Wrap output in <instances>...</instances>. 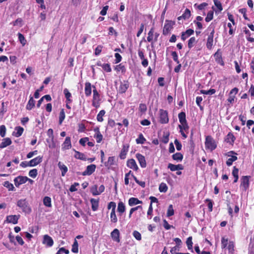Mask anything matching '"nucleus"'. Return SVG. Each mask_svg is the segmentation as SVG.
<instances>
[{"label":"nucleus","instance_id":"obj_1","mask_svg":"<svg viewBox=\"0 0 254 254\" xmlns=\"http://www.w3.org/2000/svg\"><path fill=\"white\" fill-rule=\"evenodd\" d=\"M178 118L180 125H179L180 132L184 139L187 138V133L189 132V126L186 120V115L184 112H182L178 114Z\"/></svg>","mask_w":254,"mask_h":254},{"label":"nucleus","instance_id":"obj_2","mask_svg":"<svg viewBox=\"0 0 254 254\" xmlns=\"http://www.w3.org/2000/svg\"><path fill=\"white\" fill-rule=\"evenodd\" d=\"M17 205L26 214H29L31 212V208L26 199H21L17 202Z\"/></svg>","mask_w":254,"mask_h":254},{"label":"nucleus","instance_id":"obj_3","mask_svg":"<svg viewBox=\"0 0 254 254\" xmlns=\"http://www.w3.org/2000/svg\"><path fill=\"white\" fill-rule=\"evenodd\" d=\"M205 147L206 149H208L211 151L216 148L217 143L211 136L207 135L205 137Z\"/></svg>","mask_w":254,"mask_h":254},{"label":"nucleus","instance_id":"obj_4","mask_svg":"<svg viewBox=\"0 0 254 254\" xmlns=\"http://www.w3.org/2000/svg\"><path fill=\"white\" fill-rule=\"evenodd\" d=\"M158 118L159 122L160 124H168L169 121L168 111L162 109H159Z\"/></svg>","mask_w":254,"mask_h":254},{"label":"nucleus","instance_id":"obj_5","mask_svg":"<svg viewBox=\"0 0 254 254\" xmlns=\"http://www.w3.org/2000/svg\"><path fill=\"white\" fill-rule=\"evenodd\" d=\"M250 176H243L241 178L240 189L246 192L249 188Z\"/></svg>","mask_w":254,"mask_h":254},{"label":"nucleus","instance_id":"obj_6","mask_svg":"<svg viewBox=\"0 0 254 254\" xmlns=\"http://www.w3.org/2000/svg\"><path fill=\"white\" fill-rule=\"evenodd\" d=\"M92 87L94 88L93 90V99L92 101V105L97 108H99L100 106V95L99 94L98 92L96 89L95 86H92Z\"/></svg>","mask_w":254,"mask_h":254},{"label":"nucleus","instance_id":"obj_7","mask_svg":"<svg viewBox=\"0 0 254 254\" xmlns=\"http://www.w3.org/2000/svg\"><path fill=\"white\" fill-rule=\"evenodd\" d=\"M175 24V21L169 20H166L163 28V35L165 36L169 35L171 31L173 29V26Z\"/></svg>","mask_w":254,"mask_h":254},{"label":"nucleus","instance_id":"obj_8","mask_svg":"<svg viewBox=\"0 0 254 254\" xmlns=\"http://www.w3.org/2000/svg\"><path fill=\"white\" fill-rule=\"evenodd\" d=\"M159 36V33H154V28L152 27L148 33L147 40L148 42L151 43L152 45L154 43L157 41Z\"/></svg>","mask_w":254,"mask_h":254},{"label":"nucleus","instance_id":"obj_9","mask_svg":"<svg viewBox=\"0 0 254 254\" xmlns=\"http://www.w3.org/2000/svg\"><path fill=\"white\" fill-rule=\"evenodd\" d=\"M215 62L221 66H224L225 63L222 58V53L220 49H219L213 55Z\"/></svg>","mask_w":254,"mask_h":254},{"label":"nucleus","instance_id":"obj_10","mask_svg":"<svg viewBox=\"0 0 254 254\" xmlns=\"http://www.w3.org/2000/svg\"><path fill=\"white\" fill-rule=\"evenodd\" d=\"M214 33H215L214 27H213V28H212L211 32L208 35L207 39L206 46V48L208 50H211L212 49L213 45V37H214Z\"/></svg>","mask_w":254,"mask_h":254},{"label":"nucleus","instance_id":"obj_11","mask_svg":"<svg viewBox=\"0 0 254 254\" xmlns=\"http://www.w3.org/2000/svg\"><path fill=\"white\" fill-rule=\"evenodd\" d=\"M28 181V177L26 176H19L14 179V185L16 187H19L20 185L25 184Z\"/></svg>","mask_w":254,"mask_h":254},{"label":"nucleus","instance_id":"obj_12","mask_svg":"<svg viewBox=\"0 0 254 254\" xmlns=\"http://www.w3.org/2000/svg\"><path fill=\"white\" fill-rule=\"evenodd\" d=\"M129 86V83L128 80H124L121 82L118 90L119 93L123 94L125 93Z\"/></svg>","mask_w":254,"mask_h":254},{"label":"nucleus","instance_id":"obj_13","mask_svg":"<svg viewBox=\"0 0 254 254\" xmlns=\"http://www.w3.org/2000/svg\"><path fill=\"white\" fill-rule=\"evenodd\" d=\"M96 166L95 164H91L87 166L86 170L82 173L83 176H89L92 174L95 171Z\"/></svg>","mask_w":254,"mask_h":254},{"label":"nucleus","instance_id":"obj_14","mask_svg":"<svg viewBox=\"0 0 254 254\" xmlns=\"http://www.w3.org/2000/svg\"><path fill=\"white\" fill-rule=\"evenodd\" d=\"M72 145L71 143V139L69 136H67L65 138L64 141L62 144V149L65 150L69 149L71 148Z\"/></svg>","mask_w":254,"mask_h":254},{"label":"nucleus","instance_id":"obj_15","mask_svg":"<svg viewBox=\"0 0 254 254\" xmlns=\"http://www.w3.org/2000/svg\"><path fill=\"white\" fill-rule=\"evenodd\" d=\"M20 216V215H8L6 217V221L7 223L16 224L18 223Z\"/></svg>","mask_w":254,"mask_h":254},{"label":"nucleus","instance_id":"obj_16","mask_svg":"<svg viewBox=\"0 0 254 254\" xmlns=\"http://www.w3.org/2000/svg\"><path fill=\"white\" fill-rule=\"evenodd\" d=\"M135 156L141 167L145 168L146 167V162L145 157L140 153L136 154Z\"/></svg>","mask_w":254,"mask_h":254},{"label":"nucleus","instance_id":"obj_17","mask_svg":"<svg viewBox=\"0 0 254 254\" xmlns=\"http://www.w3.org/2000/svg\"><path fill=\"white\" fill-rule=\"evenodd\" d=\"M43 157L38 156L29 161V167H34L42 162Z\"/></svg>","mask_w":254,"mask_h":254},{"label":"nucleus","instance_id":"obj_18","mask_svg":"<svg viewBox=\"0 0 254 254\" xmlns=\"http://www.w3.org/2000/svg\"><path fill=\"white\" fill-rule=\"evenodd\" d=\"M129 145L128 144H123L122 149L119 155L121 159H124L126 157V155L128 151Z\"/></svg>","mask_w":254,"mask_h":254},{"label":"nucleus","instance_id":"obj_19","mask_svg":"<svg viewBox=\"0 0 254 254\" xmlns=\"http://www.w3.org/2000/svg\"><path fill=\"white\" fill-rule=\"evenodd\" d=\"M127 166L133 170L137 171L138 170V166L133 159H130L127 161Z\"/></svg>","mask_w":254,"mask_h":254},{"label":"nucleus","instance_id":"obj_20","mask_svg":"<svg viewBox=\"0 0 254 254\" xmlns=\"http://www.w3.org/2000/svg\"><path fill=\"white\" fill-rule=\"evenodd\" d=\"M43 244L46 245L49 247H51L53 245L54 241L50 236L45 235L43 237Z\"/></svg>","mask_w":254,"mask_h":254},{"label":"nucleus","instance_id":"obj_21","mask_svg":"<svg viewBox=\"0 0 254 254\" xmlns=\"http://www.w3.org/2000/svg\"><path fill=\"white\" fill-rule=\"evenodd\" d=\"M111 236L114 241L120 242V232L118 229H115L111 233Z\"/></svg>","mask_w":254,"mask_h":254},{"label":"nucleus","instance_id":"obj_22","mask_svg":"<svg viewBox=\"0 0 254 254\" xmlns=\"http://www.w3.org/2000/svg\"><path fill=\"white\" fill-rule=\"evenodd\" d=\"M191 16V12L189 9L186 8L184 12V13L180 16L178 17V20H181V19H188Z\"/></svg>","mask_w":254,"mask_h":254},{"label":"nucleus","instance_id":"obj_23","mask_svg":"<svg viewBox=\"0 0 254 254\" xmlns=\"http://www.w3.org/2000/svg\"><path fill=\"white\" fill-rule=\"evenodd\" d=\"M91 208L93 211H95L98 209L99 199L91 198Z\"/></svg>","mask_w":254,"mask_h":254},{"label":"nucleus","instance_id":"obj_24","mask_svg":"<svg viewBox=\"0 0 254 254\" xmlns=\"http://www.w3.org/2000/svg\"><path fill=\"white\" fill-rule=\"evenodd\" d=\"M236 140V137L234 135V134L231 132H229L226 136V138L225 139V141L229 143L231 145H233L235 141Z\"/></svg>","mask_w":254,"mask_h":254},{"label":"nucleus","instance_id":"obj_25","mask_svg":"<svg viewBox=\"0 0 254 254\" xmlns=\"http://www.w3.org/2000/svg\"><path fill=\"white\" fill-rule=\"evenodd\" d=\"M12 143L11 140L9 137L4 138L2 140V142L0 144V148H4L9 145Z\"/></svg>","mask_w":254,"mask_h":254},{"label":"nucleus","instance_id":"obj_26","mask_svg":"<svg viewBox=\"0 0 254 254\" xmlns=\"http://www.w3.org/2000/svg\"><path fill=\"white\" fill-rule=\"evenodd\" d=\"M115 157L111 156L108 158L107 161L104 162V165L105 167L109 168L111 166L115 165Z\"/></svg>","mask_w":254,"mask_h":254},{"label":"nucleus","instance_id":"obj_27","mask_svg":"<svg viewBox=\"0 0 254 254\" xmlns=\"http://www.w3.org/2000/svg\"><path fill=\"white\" fill-rule=\"evenodd\" d=\"M92 93L91 84L89 82L85 83V94L86 96L88 97L91 95Z\"/></svg>","mask_w":254,"mask_h":254},{"label":"nucleus","instance_id":"obj_28","mask_svg":"<svg viewBox=\"0 0 254 254\" xmlns=\"http://www.w3.org/2000/svg\"><path fill=\"white\" fill-rule=\"evenodd\" d=\"M35 101L33 99V97L30 96V99L26 107V109L28 110H32L35 107Z\"/></svg>","mask_w":254,"mask_h":254},{"label":"nucleus","instance_id":"obj_29","mask_svg":"<svg viewBox=\"0 0 254 254\" xmlns=\"http://www.w3.org/2000/svg\"><path fill=\"white\" fill-rule=\"evenodd\" d=\"M126 207L124 203L120 201L118 203L117 211L119 213V215L121 216L122 214L125 211Z\"/></svg>","mask_w":254,"mask_h":254},{"label":"nucleus","instance_id":"obj_30","mask_svg":"<svg viewBox=\"0 0 254 254\" xmlns=\"http://www.w3.org/2000/svg\"><path fill=\"white\" fill-rule=\"evenodd\" d=\"M58 165L62 171V176L63 177L64 176L68 171L67 167L65 165L62 164L61 162L58 163Z\"/></svg>","mask_w":254,"mask_h":254},{"label":"nucleus","instance_id":"obj_31","mask_svg":"<svg viewBox=\"0 0 254 254\" xmlns=\"http://www.w3.org/2000/svg\"><path fill=\"white\" fill-rule=\"evenodd\" d=\"M142 203V201L135 197H131L128 200V204L129 206Z\"/></svg>","mask_w":254,"mask_h":254},{"label":"nucleus","instance_id":"obj_32","mask_svg":"<svg viewBox=\"0 0 254 254\" xmlns=\"http://www.w3.org/2000/svg\"><path fill=\"white\" fill-rule=\"evenodd\" d=\"M232 175L234 177V183H236L238 182L239 179V169L236 166L233 167Z\"/></svg>","mask_w":254,"mask_h":254},{"label":"nucleus","instance_id":"obj_33","mask_svg":"<svg viewBox=\"0 0 254 254\" xmlns=\"http://www.w3.org/2000/svg\"><path fill=\"white\" fill-rule=\"evenodd\" d=\"M75 151V155L74 157L76 159L81 160H86V158L85 157V155L81 152H80L78 151L74 150Z\"/></svg>","mask_w":254,"mask_h":254},{"label":"nucleus","instance_id":"obj_34","mask_svg":"<svg viewBox=\"0 0 254 254\" xmlns=\"http://www.w3.org/2000/svg\"><path fill=\"white\" fill-rule=\"evenodd\" d=\"M244 32L246 34V38L247 40L251 43H254V38L251 37V32L249 31V30L246 27H245L244 28Z\"/></svg>","mask_w":254,"mask_h":254},{"label":"nucleus","instance_id":"obj_35","mask_svg":"<svg viewBox=\"0 0 254 254\" xmlns=\"http://www.w3.org/2000/svg\"><path fill=\"white\" fill-rule=\"evenodd\" d=\"M43 204L46 207H51L52 200L51 197L47 196H45L43 198Z\"/></svg>","mask_w":254,"mask_h":254},{"label":"nucleus","instance_id":"obj_36","mask_svg":"<svg viewBox=\"0 0 254 254\" xmlns=\"http://www.w3.org/2000/svg\"><path fill=\"white\" fill-rule=\"evenodd\" d=\"M172 158L174 160L182 161L183 159V155L180 152H177L172 155Z\"/></svg>","mask_w":254,"mask_h":254},{"label":"nucleus","instance_id":"obj_37","mask_svg":"<svg viewBox=\"0 0 254 254\" xmlns=\"http://www.w3.org/2000/svg\"><path fill=\"white\" fill-rule=\"evenodd\" d=\"M64 93L66 99V101H67L68 102H72V100L71 99V94L67 88L64 89Z\"/></svg>","mask_w":254,"mask_h":254},{"label":"nucleus","instance_id":"obj_38","mask_svg":"<svg viewBox=\"0 0 254 254\" xmlns=\"http://www.w3.org/2000/svg\"><path fill=\"white\" fill-rule=\"evenodd\" d=\"M115 70L117 71H121L123 73H125L126 71V67L123 64H120L117 65L115 67Z\"/></svg>","mask_w":254,"mask_h":254},{"label":"nucleus","instance_id":"obj_39","mask_svg":"<svg viewBox=\"0 0 254 254\" xmlns=\"http://www.w3.org/2000/svg\"><path fill=\"white\" fill-rule=\"evenodd\" d=\"M235 244L233 241H229L227 247L229 253L233 254L234 253Z\"/></svg>","mask_w":254,"mask_h":254},{"label":"nucleus","instance_id":"obj_40","mask_svg":"<svg viewBox=\"0 0 254 254\" xmlns=\"http://www.w3.org/2000/svg\"><path fill=\"white\" fill-rule=\"evenodd\" d=\"M65 117V113L64 111V109H63L61 110L59 114V124L60 125H62L64 120Z\"/></svg>","mask_w":254,"mask_h":254},{"label":"nucleus","instance_id":"obj_41","mask_svg":"<svg viewBox=\"0 0 254 254\" xmlns=\"http://www.w3.org/2000/svg\"><path fill=\"white\" fill-rule=\"evenodd\" d=\"M15 130L16 131L14 134L15 136L18 137L20 136L23 132L24 129L22 127H15Z\"/></svg>","mask_w":254,"mask_h":254},{"label":"nucleus","instance_id":"obj_42","mask_svg":"<svg viewBox=\"0 0 254 254\" xmlns=\"http://www.w3.org/2000/svg\"><path fill=\"white\" fill-rule=\"evenodd\" d=\"M105 111L104 110H101L97 116V120L99 122H102L104 120L103 116L105 114Z\"/></svg>","mask_w":254,"mask_h":254},{"label":"nucleus","instance_id":"obj_43","mask_svg":"<svg viewBox=\"0 0 254 254\" xmlns=\"http://www.w3.org/2000/svg\"><path fill=\"white\" fill-rule=\"evenodd\" d=\"M192 238L191 236L189 237L186 241V244L188 247V249L189 250L192 251V245L193 243L192 241Z\"/></svg>","mask_w":254,"mask_h":254},{"label":"nucleus","instance_id":"obj_44","mask_svg":"<svg viewBox=\"0 0 254 254\" xmlns=\"http://www.w3.org/2000/svg\"><path fill=\"white\" fill-rule=\"evenodd\" d=\"M17 35L18 37V40L20 43L22 44L23 46H25L26 44L27 41L23 35L20 33H18Z\"/></svg>","mask_w":254,"mask_h":254},{"label":"nucleus","instance_id":"obj_45","mask_svg":"<svg viewBox=\"0 0 254 254\" xmlns=\"http://www.w3.org/2000/svg\"><path fill=\"white\" fill-rule=\"evenodd\" d=\"M146 141V139L144 137L142 133H140L138 137L136 139V142L137 144H144Z\"/></svg>","mask_w":254,"mask_h":254},{"label":"nucleus","instance_id":"obj_46","mask_svg":"<svg viewBox=\"0 0 254 254\" xmlns=\"http://www.w3.org/2000/svg\"><path fill=\"white\" fill-rule=\"evenodd\" d=\"M238 159V157L235 155L231 156V157L229 158L226 161V164L228 166H230L232 165L233 162L236 161Z\"/></svg>","mask_w":254,"mask_h":254},{"label":"nucleus","instance_id":"obj_47","mask_svg":"<svg viewBox=\"0 0 254 254\" xmlns=\"http://www.w3.org/2000/svg\"><path fill=\"white\" fill-rule=\"evenodd\" d=\"M168 187L164 183H161L159 187V190L161 192H166L168 190Z\"/></svg>","mask_w":254,"mask_h":254},{"label":"nucleus","instance_id":"obj_48","mask_svg":"<svg viewBox=\"0 0 254 254\" xmlns=\"http://www.w3.org/2000/svg\"><path fill=\"white\" fill-rule=\"evenodd\" d=\"M71 251L74 253H77L78 252V244L77 240L75 239L72 245Z\"/></svg>","mask_w":254,"mask_h":254},{"label":"nucleus","instance_id":"obj_49","mask_svg":"<svg viewBox=\"0 0 254 254\" xmlns=\"http://www.w3.org/2000/svg\"><path fill=\"white\" fill-rule=\"evenodd\" d=\"M200 92L201 94L206 95H212L216 92V90L214 89H210L208 90H200Z\"/></svg>","mask_w":254,"mask_h":254},{"label":"nucleus","instance_id":"obj_50","mask_svg":"<svg viewBox=\"0 0 254 254\" xmlns=\"http://www.w3.org/2000/svg\"><path fill=\"white\" fill-rule=\"evenodd\" d=\"M228 239L225 238V237H222L221 238V248L222 249H226L228 245Z\"/></svg>","mask_w":254,"mask_h":254},{"label":"nucleus","instance_id":"obj_51","mask_svg":"<svg viewBox=\"0 0 254 254\" xmlns=\"http://www.w3.org/2000/svg\"><path fill=\"white\" fill-rule=\"evenodd\" d=\"M111 222L113 223H116L118 221V218L116 214V211H111L110 214Z\"/></svg>","mask_w":254,"mask_h":254},{"label":"nucleus","instance_id":"obj_52","mask_svg":"<svg viewBox=\"0 0 254 254\" xmlns=\"http://www.w3.org/2000/svg\"><path fill=\"white\" fill-rule=\"evenodd\" d=\"M196 42V39L194 37H191L188 41V48L190 49L193 47L194 44Z\"/></svg>","mask_w":254,"mask_h":254},{"label":"nucleus","instance_id":"obj_53","mask_svg":"<svg viewBox=\"0 0 254 254\" xmlns=\"http://www.w3.org/2000/svg\"><path fill=\"white\" fill-rule=\"evenodd\" d=\"M213 10H210L208 12L207 14V16L205 18V20L206 22H208L210 21L211 20H212L213 18Z\"/></svg>","mask_w":254,"mask_h":254},{"label":"nucleus","instance_id":"obj_54","mask_svg":"<svg viewBox=\"0 0 254 254\" xmlns=\"http://www.w3.org/2000/svg\"><path fill=\"white\" fill-rule=\"evenodd\" d=\"M3 185L4 187L8 189V190H14L13 185L8 181L4 182Z\"/></svg>","mask_w":254,"mask_h":254},{"label":"nucleus","instance_id":"obj_55","mask_svg":"<svg viewBox=\"0 0 254 254\" xmlns=\"http://www.w3.org/2000/svg\"><path fill=\"white\" fill-rule=\"evenodd\" d=\"M102 67L103 69L107 72H110L112 71V68H111V65L109 64H107V63L103 64Z\"/></svg>","mask_w":254,"mask_h":254},{"label":"nucleus","instance_id":"obj_56","mask_svg":"<svg viewBox=\"0 0 254 254\" xmlns=\"http://www.w3.org/2000/svg\"><path fill=\"white\" fill-rule=\"evenodd\" d=\"M174 214V210L173 209V207L172 204H170L168 208L167 216L168 217L172 216Z\"/></svg>","mask_w":254,"mask_h":254},{"label":"nucleus","instance_id":"obj_57","mask_svg":"<svg viewBox=\"0 0 254 254\" xmlns=\"http://www.w3.org/2000/svg\"><path fill=\"white\" fill-rule=\"evenodd\" d=\"M38 175V171L36 169L31 170L29 172V176L33 178H35Z\"/></svg>","mask_w":254,"mask_h":254},{"label":"nucleus","instance_id":"obj_58","mask_svg":"<svg viewBox=\"0 0 254 254\" xmlns=\"http://www.w3.org/2000/svg\"><path fill=\"white\" fill-rule=\"evenodd\" d=\"M98 187L97 185H94L91 189V192L93 194V195H98L99 194V192L97 190Z\"/></svg>","mask_w":254,"mask_h":254},{"label":"nucleus","instance_id":"obj_59","mask_svg":"<svg viewBox=\"0 0 254 254\" xmlns=\"http://www.w3.org/2000/svg\"><path fill=\"white\" fill-rule=\"evenodd\" d=\"M116 207V204L115 202H113V201L110 202L108 203V206H107V208L108 209H112L111 211H115Z\"/></svg>","mask_w":254,"mask_h":254},{"label":"nucleus","instance_id":"obj_60","mask_svg":"<svg viewBox=\"0 0 254 254\" xmlns=\"http://www.w3.org/2000/svg\"><path fill=\"white\" fill-rule=\"evenodd\" d=\"M103 46H102V45H98L97 46V47L96 48L95 50V53H94V54L95 56H99L102 51V49H103Z\"/></svg>","mask_w":254,"mask_h":254},{"label":"nucleus","instance_id":"obj_61","mask_svg":"<svg viewBox=\"0 0 254 254\" xmlns=\"http://www.w3.org/2000/svg\"><path fill=\"white\" fill-rule=\"evenodd\" d=\"M215 5L217 7L219 11H221L223 9L221 3L218 0H213Z\"/></svg>","mask_w":254,"mask_h":254},{"label":"nucleus","instance_id":"obj_62","mask_svg":"<svg viewBox=\"0 0 254 254\" xmlns=\"http://www.w3.org/2000/svg\"><path fill=\"white\" fill-rule=\"evenodd\" d=\"M132 235L133 237L138 241H140L141 240V234L137 231H134L133 232Z\"/></svg>","mask_w":254,"mask_h":254},{"label":"nucleus","instance_id":"obj_63","mask_svg":"<svg viewBox=\"0 0 254 254\" xmlns=\"http://www.w3.org/2000/svg\"><path fill=\"white\" fill-rule=\"evenodd\" d=\"M171 55L172 56V58L173 59V60L177 63L179 64L180 61L178 59V56L176 51H172L171 53Z\"/></svg>","mask_w":254,"mask_h":254},{"label":"nucleus","instance_id":"obj_64","mask_svg":"<svg viewBox=\"0 0 254 254\" xmlns=\"http://www.w3.org/2000/svg\"><path fill=\"white\" fill-rule=\"evenodd\" d=\"M94 137L96 139L97 143H100L103 139V135L100 133L95 134Z\"/></svg>","mask_w":254,"mask_h":254}]
</instances>
